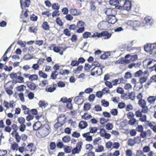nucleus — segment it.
Wrapping results in <instances>:
<instances>
[{
    "mask_svg": "<svg viewBox=\"0 0 156 156\" xmlns=\"http://www.w3.org/2000/svg\"><path fill=\"white\" fill-rule=\"evenodd\" d=\"M124 10L127 11H129L132 8V3L129 0H126L125 1L124 3V7L123 8Z\"/></svg>",
    "mask_w": 156,
    "mask_h": 156,
    "instance_id": "7",
    "label": "nucleus"
},
{
    "mask_svg": "<svg viewBox=\"0 0 156 156\" xmlns=\"http://www.w3.org/2000/svg\"><path fill=\"white\" fill-rule=\"evenodd\" d=\"M103 32H104L103 35L102 36L104 37V39H109L112 36V34L111 33H109L108 31H103Z\"/></svg>",
    "mask_w": 156,
    "mask_h": 156,
    "instance_id": "21",
    "label": "nucleus"
},
{
    "mask_svg": "<svg viewBox=\"0 0 156 156\" xmlns=\"http://www.w3.org/2000/svg\"><path fill=\"white\" fill-rule=\"evenodd\" d=\"M101 140L100 137H98L94 140L93 142V144L95 146L96 145H98L99 143V141Z\"/></svg>",
    "mask_w": 156,
    "mask_h": 156,
    "instance_id": "53",
    "label": "nucleus"
},
{
    "mask_svg": "<svg viewBox=\"0 0 156 156\" xmlns=\"http://www.w3.org/2000/svg\"><path fill=\"white\" fill-rule=\"evenodd\" d=\"M70 140V137L68 135L65 136L62 138V141L65 143L69 142Z\"/></svg>",
    "mask_w": 156,
    "mask_h": 156,
    "instance_id": "32",
    "label": "nucleus"
},
{
    "mask_svg": "<svg viewBox=\"0 0 156 156\" xmlns=\"http://www.w3.org/2000/svg\"><path fill=\"white\" fill-rule=\"evenodd\" d=\"M92 116L91 115L87 114V113H84V114L82 116V118L85 120H88L89 119L91 118Z\"/></svg>",
    "mask_w": 156,
    "mask_h": 156,
    "instance_id": "43",
    "label": "nucleus"
},
{
    "mask_svg": "<svg viewBox=\"0 0 156 156\" xmlns=\"http://www.w3.org/2000/svg\"><path fill=\"white\" fill-rule=\"evenodd\" d=\"M72 101L71 98H69L68 100V103L66 105V107L69 109L71 110L73 108L72 104L71 103Z\"/></svg>",
    "mask_w": 156,
    "mask_h": 156,
    "instance_id": "33",
    "label": "nucleus"
},
{
    "mask_svg": "<svg viewBox=\"0 0 156 156\" xmlns=\"http://www.w3.org/2000/svg\"><path fill=\"white\" fill-rule=\"evenodd\" d=\"M18 147V144L16 143H14L11 145V148L14 151H17Z\"/></svg>",
    "mask_w": 156,
    "mask_h": 156,
    "instance_id": "50",
    "label": "nucleus"
},
{
    "mask_svg": "<svg viewBox=\"0 0 156 156\" xmlns=\"http://www.w3.org/2000/svg\"><path fill=\"white\" fill-rule=\"evenodd\" d=\"M27 86L30 89L32 90H34L36 88V85L33 82L28 84Z\"/></svg>",
    "mask_w": 156,
    "mask_h": 156,
    "instance_id": "27",
    "label": "nucleus"
},
{
    "mask_svg": "<svg viewBox=\"0 0 156 156\" xmlns=\"http://www.w3.org/2000/svg\"><path fill=\"white\" fill-rule=\"evenodd\" d=\"M26 42L25 41H23L21 40H20L17 41V44L20 45L21 47H24L26 46Z\"/></svg>",
    "mask_w": 156,
    "mask_h": 156,
    "instance_id": "35",
    "label": "nucleus"
},
{
    "mask_svg": "<svg viewBox=\"0 0 156 156\" xmlns=\"http://www.w3.org/2000/svg\"><path fill=\"white\" fill-rule=\"evenodd\" d=\"M139 121L136 120L135 119L133 118L130 119L129 121V124L132 126L137 125Z\"/></svg>",
    "mask_w": 156,
    "mask_h": 156,
    "instance_id": "16",
    "label": "nucleus"
},
{
    "mask_svg": "<svg viewBox=\"0 0 156 156\" xmlns=\"http://www.w3.org/2000/svg\"><path fill=\"white\" fill-rule=\"evenodd\" d=\"M144 50L150 54H156V42L151 44H148L144 47Z\"/></svg>",
    "mask_w": 156,
    "mask_h": 156,
    "instance_id": "1",
    "label": "nucleus"
},
{
    "mask_svg": "<svg viewBox=\"0 0 156 156\" xmlns=\"http://www.w3.org/2000/svg\"><path fill=\"white\" fill-rule=\"evenodd\" d=\"M42 127V123L40 122H36L33 126L34 129L35 130H40Z\"/></svg>",
    "mask_w": 156,
    "mask_h": 156,
    "instance_id": "11",
    "label": "nucleus"
},
{
    "mask_svg": "<svg viewBox=\"0 0 156 156\" xmlns=\"http://www.w3.org/2000/svg\"><path fill=\"white\" fill-rule=\"evenodd\" d=\"M42 27L45 30H49L50 27L48 23L46 21L44 22L42 25Z\"/></svg>",
    "mask_w": 156,
    "mask_h": 156,
    "instance_id": "24",
    "label": "nucleus"
},
{
    "mask_svg": "<svg viewBox=\"0 0 156 156\" xmlns=\"http://www.w3.org/2000/svg\"><path fill=\"white\" fill-rule=\"evenodd\" d=\"M79 65L78 62L77 60H73L70 64L71 66H78Z\"/></svg>",
    "mask_w": 156,
    "mask_h": 156,
    "instance_id": "55",
    "label": "nucleus"
},
{
    "mask_svg": "<svg viewBox=\"0 0 156 156\" xmlns=\"http://www.w3.org/2000/svg\"><path fill=\"white\" fill-rule=\"evenodd\" d=\"M86 149L87 150L91 151L93 148V146L91 144H87L85 146Z\"/></svg>",
    "mask_w": 156,
    "mask_h": 156,
    "instance_id": "51",
    "label": "nucleus"
},
{
    "mask_svg": "<svg viewBox=\"0 0 156 156\" xmlns=\"http://www.w3.org/2000/svg\"><path fill=\"white\" fill-rule=\"evenodd\" d=\"M38 77L37 75L34 74L30 75L29 77V80L30 81L37 80Z\"/></svg>",
    "mask_w": 156,
    "mask_h": 156,
    "instance_id": "36",
    "label": "nucleus"
},
{
    "mask_svg": "<svg viewBox=\"0 0 156 156\" xmlns=\"http://www.w3.org/2000/svg\"><path fill=\"white\" fill-rule=\"evenodd\" d=\"M21 73L20 74V75H19L17 79H16V81L19 83H22L24 82V78L23 77H22L21 76Z\"/></svg>",
    "mask_w": 156,
    "mask_h": 156,
    "instance_id": "40",
    "label": "nucleus"
},
{
    "mask_svg": "<svg viewBox=\"0 0 156 156\" xmlns=\"http://www.w3.org/2000/svg\"><path fill=\"white\" fill-rule=\"evenodd\" d=\"M17 121L21 125L24 124L25 119L23 117H20L18 118Z\"/></svg>",
    "mask_w": 156,
    "mask_h": 156,
    "instance_id": "56",
    "label": "nucleus"
},
{
    "mask_svg": "<svg viewBox=\"0 0 156 156\" xmlns=\"http://www.w3.org/2000/svg\"><path fill=\"white\" fill-rule=\"evenodd\" d=\"M63 48L62 47H55L53 49V51L56 53H59L61 55H62L63 54V51H61V49Z\"/></svg>",
    "mask_w": 156,
    "mask_h": 156,
    "instance_id": "17",
    "label": "nucleus"
},
{
    "mask_svg": "<svg viewBox=\"0 0 156 156\" xmlns=\"http://www.w3.org/2000/svg\"><path fill=\"white\" fill-rule=\"evenodd\" d=\"M143 72L141 70H139L137 71L134 74V76L135 77H139L142 75Z\"/></svg>",
    "mask_w": 156,
    "mask_h": 156,
    "instance_id": "44",
    "label": "nucleus"
},
{
    "mask_svg": "<svg viewBox=\"0 0 156 156\" xmlns=\"http://www.w3.org/2000/svg\"><path fill=\"white\" fill-rule=\"evenodd\" d=\"M50 128L48 125H46L42 126L40 129L42 135L44 136H47L48 134L50 132Z\"/></svg>",
    "mask_w": 156,
    "mask_h": 156,
    "instance_id": "4",
    "label": "nucleus"
},
{
    "mask_svg": "<svg viewBox=\"0 0 156 156\" xmlns=\"http://www.w3.org/2000/svg\"><path fill=\"white\" fill-rule=\"evenodd\" d=\"M95 151L97 152H101L104 150V147L101 145L98 144L97 147L96 146L94 147Z\"/></svg>",
    "mask_w": 156,
    "mask_h": 156,
    "instance_id": "15",
    "label": "nucleus"
},
{
    "mask_svg": "<svg viewBox=\"0 0 156 156\" xmlns=\"http://www.w3.org/2000/svg\"><path fill=\"white\" fill-rule=\"evenodd\" d=\"M57 73V71H54L52 73L51 76V79L53 80L56 79L58 75V73L56 74Z\"/></svg>",
    "mask_w": 156,
    "mask_h": 156,
    "instance_id": "49",
    "label": "nucleus"
},
{
    "mask_svg": "<svg viewBox=\"0 0 156 156\" xmlns=\"http://www.w3.org/2000/svg\"><path fill=\"white\" fill-rule=\"evenodd\" d=\"M88 126L87 123L83 121H81L79 124V126L81 129H84Z\"/></svg>",
    "mask_w": 156,
    "mask_h": 156,
    "instance_id": "14",
    "label": "nucleus"
},
{
    "mask_svg": "<svg viewBox=\"0 0 156 156\" xmlns=\"http://www.w3.org/2000/svg\"><path fill=\"white\" fill-rule=\"evenodd\" d=\"M118 2V0H110L109 1L110 4L113 6L116 5Z\"/></svg>",
    "mask_w": 156,
    "mask_h": 156,
    "instance_id": "45",
    "label": "nucleus"
},
{
    "mask_svg": "<svg viewBox=\"0 0 156 156\" xmlns=\"http://www.w3.org/2000/svg\"><path fill=\"white\" fill-rule=\"evenodd\" d=\"M91 33L90 32H86L83 34V37L84 38L87 39L88 37H90V35H91Z\"/></svg>",
    "mask_w": 156,
    "mask_h": 156,
    "instance_id": "59",
    "label": "nucleus"
},
{
    "mask_svg": "<svg viewBox=\"0 0 156 156\" xmlns=\"http://www.w3.org/2000/svg\"><path fill=\"white\" fill-rule=\"evenodd\" d=\"M129 98L132 100H134L135 98V94L133 92H131L129 94Z\"/></svg>",
    "mask_w": 156,
    "mask_h": 156,
    "instance_id": "61",
    "label": "nucleus"
},
{
    "mask_svg": "<svg viewBox=\"0 0 156 156\" xmlns=\"http://www.w3.org/2000/svg\"><path fill=\"white\" fill-rule=\"evenodd\" d=\"M156 100V97L155 96H150L147 98V100L148 102L151 104H154Z\"/></svg>",
    "mask_w": 156,
    "mask_h": 156,
    "instance_id": "25",
    "label": "nucleus"
},
{
    "mask_svg": "<svg viewBox=\"0 0 156 156\" xmlns=\"http://www.w3.org/2000/svg\"><path fill=\"white\" fill-rule=\"evenodd\" d=\"M140 64L139 63H132L129 65V68L130 69H132L133 67H134L135 68L139 67Z\"/></svg>",
    "mask_w": 156,
    "mask_h": 156,
    "instance_id": "34",
    "label": "nucleus"
},
{
    "mask_svg": "<svg viewBox=\"0 0 156 156\" xmlns=\"http://www.w3.org/2000/svg\"><path fill=\"white\" fill-rule=\"evenodd\" d=\"M127 117L129 119L133 118L135 116V115L132 112H129L127 114Z\"/></svg>",
    "mask_w": 156,
    "mask_h": 156,
    "instance_id": "60",
    "label": "nucleus"
},
{
    "mask_svg": "<svg viewBox=\"0 0 156 156\" xmlns=\"http://www.w3.org/2000/svg\"><path fill=\"white\" fill-rule=\"evenodd\" d=\"M136 141H135V139H129L128 140V144L131 146H133L136 143Z\"/></svg>",
    "mask_w": 156,
    "mask_h": 156,
    "instance_id": "26",
    "label": "nucleus"
},
{
    "mask_svg": "<svg viewBox=\"0 0 156 156\" xmlns=\"http://www.w3.org/2000/svg\"><path fill=\"white\" fill-rule=\"evenodd\" d=\"M26 87L24 85H21L16 87V90L20 92H22L26 89Z\"/></svg>",
    "mask_w": 156,
    "mask_h": 156,
    "instance_id": "22",
    "label": "nucleus"
},
{
    "mask_svg": "<svg viewBox=\"0 0 156 156\" xmlns=\"http://www.w3.org/2000/svg\"><path fill=\"white\" fill-rule=\"evenodd\" d=\"M85 23L82 21H79L77 23V27L78 28L84 27Z\"/></svg>",
    "mask_w": 156,
    "mask_h": 156,
    "instance_id": "54",
    "label": "nucleus"
},
{
    "mask_svg": "<svg viewBox=\"0 0 156 156\" xmlns=\"http://www.w3.org/2000/svg\"><path fill=\"white\" fill-rule=\"evenodd\" d=\"M96 65V66L91 69V75L92 76H98L101 75L102 73L100 72V70H101L99 69V66H97V64H95Z\"/></svg>",
    "mask_w": 156,
    "mask_h": 156,
    "instance_id": "5",
    "label": "nucleus"
},
{
    "mask_svg": "<svg viewBox=\"0 0 156 156\" xmlns=\"http://www.w3.org/2000/svg\"><path fill=\"white\" fill-rule=\"evenodd\" d=\"M95 65V64H94V63H93L91 66L90 65L88 64H85L84 68V70L86 71H88L89 70L91 69L92 66Z\"/></svg>",
    "mask_w": 156,
    "mask_h": 156,
    "instance_id": "31",
    "label": "nucleus"
},
{
    "mask_svg": "<svg viewBox=\"0 0 156 156\" xmlns=\"http://www.w3.org/2000/svg\"><path fill=\"white\" fill-rule=\"evenodd\" d=\"M70 13L73 16H77L81 13V12L80 11L78 12L76 9H70Z\"/></svg>",
    "mask_w": 156,
    "mask_h": 156,
    "instance_id": "19",
    "label": "nucleus"
},
{
    "mask_svg": "<svg viewBox=\"0 0 156 156\" xmlns=\"http://www.w3.org/2000/svg\"><path fill=\"white\" fill-rule=\"evenodd\" d=\"M82 145V142L81 141L78 142L77 143L76 147L72 150L71 152L72 154H79L81 150Z\"/></svg>",
    "mask_w": 156,
    "mask_h": 156,
    "instance_id": "3",
    "label": "nucleus"
},
{
    "mask_svg": "<svg viewBox=\"0 0 156 156\" xmlns=\"http://www.w3.org/2000/svg\"><path fill=\"white\" fill-rule=\"evenodd\" d=\"M63 125L61 123L57 122L55 124L54 127L56 129H58L60 127H61Z\"/></svg>",
    "mask_w": 156,
    "mask_h": 156,
    "instance_id": "64",
    "label": "nucleus"
},
{
    "mask_svg": "<svg viewBox=\"0 0 156 156\" xmlns=\"http://www.w3.org/2000/svg\"><path fill=\"white\" fill-rule=\"evenodd\" d=\"M38 105L40 107L42 108H45L46 106V104L45 103V101L43 100L40 101L39 102Z\"/></svg>",
    "mask_w": 156,
    "mask_h": 156,
    "instance_id": "39",
    "label": "nucleus"
},
{
    "mask_svg": "<svg viewBox=\"0 0 156 156\" xmlns=\"http://www.w3.org/2000/svg\"><path fill=\"white\" fill-rule=\"evenodd\" d=\"M64 149L65 152L67 153H69L71 151L70 147L69 146H65L64 147Z\"/></svg>",
    "mask_w": 156,
    "mask_h": 156,
    "instance_id": "52",
    "label": "nucleus"
},
{
    "mask_svg": "<svg viewBox=\"0 0 156 156\" xmlns=\"http://www.w3.org/2000/svg\"><path fill=\"white\" fill-rule=\"evenodd\" d=\"M147 117L146 115H142L140 118V120L142 122H147Z\"/></svg>",
    "mask_w": 156,
    "mask_h": 156,
    "instance_id": "58",
    "label": "nucleus"
},
{
    "mask_svg": "<svg viewBox=\"0 0 156 156\" xmlns=\"http://www.w3.org/2000/svg\"><path fill=\"white\" fill-rule=\"evenodd\" d=\"M33 146V144L31 143L28 144L25 148V150L26 151H30V152H32V149Z\"/></svg>",
    "mask_w": 156,
    "mask_h": 156,
    "instance_id": "37",
    "label": "nucleus"
},
{
    "mask_svg": "<svg viewBox=\"0 0 156 156\" xmlns=\"http://www.w3.org/2000/svg\"><path fill=\"white\" fill-rule=\"evenodd\" d=\"M57 120L58 122L63 125L66 121V117L65 115L61 114L59 116Z\"/></svg>",
    "mask_w": 156,
    "mask_h": 156,
    "instance_id": "9",
    "label": "nucleus"
},
{
    "mask_svg": "<svg viewBox=\"0 0 156 156\" xmlns=\"http://www.w3.org/2000/svg\"><path fill=\"white\" fill-rule=\"evenodd\" d=\"M132 76V75L130 72H127L125 73L124 77L126 79H128L131 78Z\"/></svg>",
    "mask_w": 156,
    "mask_h": 156,
    "instance_id": "38",
    "label": "nucleus"
},
{
    "mask_svg": "<svg viewBox=\"0 0 156 156\" xmlns=\"http://www.w3.org/2000/svg\"><path fill=\"white\" fill-rule=\"evenodd\" d=\"M89 129L90 133H96L98 130V128L96 127H90Z\"/></svg>",
    "mask_w": 156,
    "mask_h": 156,
    "instance_id": "48",
    "label": "nucleus"
},
{
    "mask_svg": "<svg viewBox=\"0 0 156 156\" xmlns=\"http://www.w3.org/2000/svg\"><path fill=\"white\" fill-rule=\"evenodd\" d=\"M146 24L147 25H151L154 23L153 19L151 17H147L145 18Z\"/></svg>",
    "mask_w": 156,
    "mask_h": 156,
    "instance_id": "12",
    "label": "nucleus"
},
{
    "mask_svg": "<svg viewBox=\"0 0 156 156\" xmlns=\"http://www.w3.org/2000/svg\"><path fill=\"white\" fill-rule=\"evenodd\" d=\"M37 29L34 27H29V31L30 32L35 33L37 31Z\"/></svg>",
    "mask_w": 156,
    "mask_h": 156,
    "instance_id": "62",
    "label": "nucleus"
},
{
    "mask_svg": "<svg viewBox=\"0 0 156 156\" xmlns=\"http://www.w3.org/2000/svg\"><path fill=\"white\" fill-rule=\"evenodd\" d=\"M24 0H20L21 7L22 9L23 7H28L30 5V0H26L25 2H24Z\"/></svg>",
    "mask_w": 156,
    "mask_h": 156,
    "instance_id": "10",
    "label": "nucleus"
},
{
    "mask_svg": "<svg viewBox=\"0 0 156 156\" xmlns=\"http://www.w3.org/2000/svg\"><path fill=\"white\" fill-rule=\"evenodd\" d=\"M111 113L113 115H116L118 113L117 110L116 109H113L110 111Z\"/></svg>",
    "mask_w": 156,
    "mask_h": 156,
    "instance_id": "63",
    "label": "nucleus"
},
{
    "mask_svg": "<svg viewBox=\"0 0 156 156\" xmlns=\"http://www.w3.org/2000/svg\"><path fill=\"white\" fill-rule=\"evenodd\" d=\"M147 80V77H141L139 80V81L141 84L145 83Z\"/></svg>",
    "mask_w": 156,
    "mask_h": 156,
    "instance_id": "57",
    "label": "nucleus"
},
{
    "mask_svg": "<svg viewBox=\"0 0 156 156\" xmlns=\"http://www.w3.org/2000/svg\"><path fill=\"white\" fill-rule=\"evenodd\" d=\"M15 102L12 101L9 102L7 101H4L3 103L4 106L7 108H13L14 107L15 104Z\"/></svg>",
    "mask_w": 156,
    "mask_h": 156,
    "instance_id": "8",
    "label": "nucleus"
},
{
    "mask_svg": "<svg viewBox=\"0 0 156 156\" xmlns=\"http://www.w3.org/2000/svg\"><path fill=\"white\" fill-rule=\"evenodd\" d=\"M56 85H54L53 86L47 87L46 89V91L47 92H52L56 90Z\"/></svg>",
    "mask_w": 156,
    "mask_h": 156,
    "instance_id": "23",
    "label": "nucleus"
},
{
    "mask_svg": "<svg viewBox=\"0 0 156 156\" xmlns=\"http://www.w3.org/2000/svg\"><path fill=\"white\" fill-rule=\"evenodd\" d=\"M101 105L105 107H107L109 106V103L108 102L105 100H102L101 101Z\"/></svg>",
    "mask_w": 156,
    "mask_h": 156,
    "instance_id": "41",
    "label": "nucleus"
},
{
    "mask_svg": "<svg viewBox=\"0 0 156 156\" xmlns=\"http://www.w3.org/2000/svg\"><path fill=\"white\" fill-rule=\"evenodd\" d=\"M110 27L107 21H103L100 22L98 25V28L101 30H107Z\"/></svg>",
    "mask_w": 156,
    "mask_h": 156,
    "instance_id": "2",
    "label": "nucleus"
},
{
    "mask_svg": "<svg viewBox=\"0 0 156 156\" xmlns=\"http://www.w3.org/2000/svg\"><path fill=\"white\" fill-rule=\"evenodd\" d=\"M104 33V32H103V31L100 33H98V32H95L93 34L91 37H100L102 36V35H103Z\"/></svg>",
    "mask_w": 156,
    "mask_h": 156,
    "instance_id": "28",
    "label": "nucleus"
},
{
    "mask_svg": "<svg viewBox=\"0 0 156 156\" xmlns=\"http://www.w3.org/2000/svg\"><path fill=\"white\" fill-rule=\"evenodd\" d=\"M20 73L17 72V73H12L10 74V77L13 80H16L17 79Z\"/></svg>",
    "mask_w": 156,
    "mask_h": 156,
    "instance_id": "20",
    "label": "nucleus"
},
{
    "mask_svg": "<svg viewBox=\"0 0 156 156\" xmlns=\"http://www.w3.org/2000/svg\"><path fill=\"white\" fill-rule=\"evenodd\" d=\"M138 104L140 106L142 107L146 106V102L144 99H140L138 101Z\"/></svg>",
    "mask_w": 156,
    "mask_h": 156,
    "instance_id": "30",
    "label": "nucleus"
},
{
    "mask_svg": "<svg viewBox=\"0 0 156 156\" xmlns=\"http://www.w3.org/2000/svg\"><path fill=\"white\" fill-rule=\"evenodd\" d=\"M108 22L109 23L110 25L111 26V24H114L117 21L116 17L115 16L112 15L108 16V18L107 19Z\"/></svg>",
    "mask_w": 156,
    "mask_h": 156,
    "instance_id": "6",
    "label": "nucleus"
},
{
    "mask_svg": "<svg viewBox=\"0 0 156 156\" xmlns=\"http://www.w3.org/2000/svg\"><path fill=\"white\" fill-rule=\"evenodd\" d=\"M105 13L108 16H112V12L113 10L110 8L104 10Z\"/></svg>",
    "mask_w": 156,
    "mask_h": 156,
    "instance_id": "29",
    "label": "nucleus"
},
{
    "mask_svg": "<svg viewBox=\"0 0 156 156\" xmlns=\"http://www.w3.org/2000/svg\"><path fill=\"white\" fill-rule=\"evenodd\" d=\"M74 101L76 104L80 105L83 103L84 100L82 98H80L79 96H77L75 98Z\"/></svg>",
    "mask_w": 156,
    "mask_h": 156,
    "instance_id": "13",
    "label": "nucleus"
},
{
    "mask_svg": "<svg viewBox=\"0 0 156 156\" xmlns=\"http://www.w3.org/2000/svg\"><path fill=\"white\" fill-rule=\"evenodd\" d=\"M69 73V72L67 69L60 70L59 73L62 75H65L68 74Z\"/></svg>",
    "mask_w": 156,
    "mask_h": 156,
    "instance_id": "47",
    "label": "nucleus"
},
{
    "mask_svg": "<svg viewBox=\"0 0 156 156\" xmlns=\"http://www.w3.org/2000/svg\"><path fill=\"white\" fill-rule=\"evenodd\" d=\"M90 105L89 103H86L84 104L83 107V109L85 111H87L90 109Z\"/></svg>",
    "mask_w": 156,
    "mask_h": 156,
    "instance_id": "46",
    "label": "nucleus"
},
{
    "mask_svg": "<svg viewBox=\"0 0 156 156\" xmlns=\"http://www.w3.org/2000/svg\"><path fill=\"white\" fill-rule=\"evenodd\" d=\"M83 68V66L80 65L77 67L76 69H74L73 71V73L75 74H79L82 70Z\"/></svg>",
    "mask_w": 156,
    "mask_h": 156,
    "instance_id": "18",
    "label": "nucleus"
},
{
    "mask_svg": "<svg viewBox=\"0 0 156 156\" xmlns=\"http://www.w3.org/2000/svg\"><path fill=\"white\" fill-rule=\"evenodd\" d=\"M112 145L113 144L112 142L110 141H109L106 143L105 146L106 148H108V149H112Z\"/></svg>",
    "mask_w": 156,
    "mask_h": 156,
    "instance_id": "42",
    "label": "nucleus"
}]
</instances>
